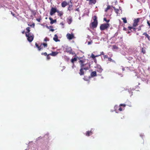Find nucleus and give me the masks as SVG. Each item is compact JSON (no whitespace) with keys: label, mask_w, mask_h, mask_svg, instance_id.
I'll return each mask as SVG.
<instances>
[{"label":"nucleus","mask_w":150,"mask_h":150,"mask_svg":"<svg viewBox=\"0 0 150 150\" xmlns=\"http://www.w3.org/2000/svg\"><path fill=\"white\" fill-rule=\"evenodd\" d=\"M35 45L36 47H37L39 51L41 50L43 48V47H46L47 45L46 43H44L41 44L40 46H39L37 43H36Z\"/></svg>","instance_id":"nucleus-3"},{"label":"nucleus","mask_w":150,"mask_h":150,"mask_svg":"<svg viewBox=\"0 0 150 150\" xmlns=\"http://www.w3.org/2000/svg\"><path fill=\"white\" fill-rule=\"evenodd\" d=\"M53 40L56 42L60 41V40L58 39V37L56 35H55L54 37L53 38Z\"/></svg>","instance_id":"nucleus-13"},{"label":"nucleus","mask_w":150,"mask_h":150,"mask_svg":"<svg viewBox=\"0 0 150 150\" xmlns=\"http://www.w3.org/2000/svg\"><path fill=\"white\" fill-rule=\"evenodd\" d=\"M91 77L97 76L96 73V71H93L92 72L91 74Z\"/></svg>","instance_id":"nucleus-14"},{"label":"nucleus","mask_w":150,"mask_h":150,"mask_svg":"<svg viewBox=\"0 0 150 150\" xmlns=\"http://www.w3.org/2000/svg\"><path fill=\"white\" fill-rule=\"evenodd\" d=\"M113 8L115 9V12L117 14H118V12L120 11V10L118 9H116L115 7H114Z\"/></svg>","instance_id":"nucleus-18"},{"label":"nucleus","mask_w":150,"mask_h":150,"mask_svg":"<svg viewBox=\"0 0 150 150\" xmlns=\"http://www.w3.org/2000/svg\"><path fill=\"white\" fill-rule=\"evenodd\" d=\"M150 38V36H149V38ZM149 40H150V39H149Z\"/></svg>","instance_id":"nucleus-57"},{"label":"nucleus","mask_w":150,"mask_h":150,"mask_svg":"<svg viewBox=\"0 0 150 150\" xmlns=\"http://www.w3.org/2000/svg\"><path fill=\"white\" fill-rule=\"evenodd\" d=\"M128 28H129V30H131L132 29H135V28H134L132 27H129Z\"/></svg>","instance_id":"nucleus-29"},{"label":"nucleus","mask_w":150,"mask_h":150,"mask_svg":"<svg viewBox=\"0 0 150 150\" xmlns=\"http://www.w3.org/2000/svg\"><path fill=\"white\" fill-rule=\"evenodd\" d=\"M101 78H102V79H103V77H101Z\"/></svg>","instance_id":"nucleus-58"},{"label":"nucleus","mask_w":150,"mask_h":150,"mask_svg":"<svg viewBox=\"0 0 150 150\" xmlns=\"http://www.w3.org/2000/svg\"><path fill=\"white\" fill-rule=\"evenodd\" d=\"M97 18L96 16H95L93 17V21H97Z\"/></svg>","instance_id":"nucleus-23"},{"label":"nucleus","mask_w":150,"mask_h":150,"mask_svg":"<svg viewBox=\"0 0 150 150\" xmlns=\"http://www.w3.org/2000/svg\"><path fill=\"white\" fill-rule=\"evenodd\" d=\"M126 105H125V104H120V106H124V107H125V106Z\"/></svg>","instance_id":"nucleus-33"},{"label":"nucleus","mask_w":150,"mask_h":150,"mask_svg":"<svg viewBox=\"0 0 150 150\" xmlns=\"http://www.w3.org/2000/svg\"><path fill=\"white\" fill-rule=\"evenodd\" d=\"M140 136H141V137H142V136H143V135H141H141H140Z\"/></svg>","instance_id":"nucleus-52"},{"label":"nucleus","mask_w":150,"mask_h":150,"mask_svg":"<svg viewBox=\"0 0 150 150\" xmlns=\"http://www.w3.org/2000/svg\"><path fill=\"white\" fill-rule=\"evenodd\" d=\"M49 19L50 21V23L51 24H53L54 23H55L56 22V20H53L51 17H50Z\"/></svg>","instance_id":"nucleus-12"},{"label":"nucleus","mask_w":150,"mask_h":150,"mask_svg":"<svg viewBox=\"0 0 150 150\" xmlns=\"http://www.w3.org/2000/svg\"><path fill=\"white\" fill-rule=\"evenodd\" d=\"M63 69L62 70V71H63V70L65 69V67H63Z\"/></svg>","instance_id":"nucleus-45"},{"label":"nucleus","mask_w":150,"mask_h":150,"mask_svg":"<svg viewBox=\"0 0 150 150\" xmlns=\"http://www.w3.org/2000/svg\"><path fill=\"white\" fill-rule=\"evenodd\" d=\"M122 19L123 20V22L124 23H127V21L126 18H122Z\"/></svg>","instance_id":"nucleus-19"},{"label":"nucleus","mask_w":150,"mask_h":150,"mask_svg":"<svg viewBox=\"0 0 150 150\" xmlns=\"http://www.w3.org/2000/svg\"><path fill=\"white\" fill-rule=\"evenodd\" d=\"M24 32H25V31H23L22 32V33H23V34H24Z\"/></svg>","instance_id":"nucleus-49"},{"label":"nucleus","mask_w":150,"mask_h":150,"mask_svg":"<svg viewBox=\"0 0 150 150\" xmlns=\"http://www.w3.org/2000/svg\"><path fill=\"white\" fill-rule=\"evenodd\" d=\"M30 28L29 27H27L26 28V30L27 32H26L25 34L26 37H27L28 40L29 42H31L33 40L34 36L33 34L30 33Z\"/></svg>","instance_id":"nucleus-2"},{"label":"nucleus","mask_w":150,"mask_h":150,"mask_svg":"<svg viewBox=\"0 0 150 150\" xmlns=\"http://www.w3.org/2000/svg\"><path fill=\"white\" fill-rule=\"evenodd\" d=\"M110 6H108L107 8H106L105 10V11H107L110 8Z\"/></svg>","instance_id":"nucleus-28"},{"label":"nucleus","mask_w":150,"mask_h":150,"mask_svg":"<svg viewBox=\"0 0 150 150\" xmlns=\"http://www.w3.org/2000/svg\"><path fill=\"white\" fill-rule=\"evenodd\" d=\"M104 21H107V20H106V18H104Z\"/></svg>","instance_id":"nucleus-46"},{"label":"nucleus","mask_w":150,"mask_h":150,"mask_svg":"<svg viewBox=\"0 0 150 150\" xmlns=\"http://www.w3.org/2000/svg\"><path fill=\"white\" fill-rule=\"evenodd\" d=\"M104 55V53L103 52H101V54H100V55Z\"/></svg>","instance_id":"nucleus-36"},{"label":"nucleus","mask_w":150,"mask_h":150,"mask_svg":"<svg viewBox=\"0 0 150 150\" xmlns=\"http://www.w3.org/2000/svg\"><path fill=\"white\" fill-rule=\"evenodd\" d=\"M56 12V9L52 8L51 10L50 14L51 15H53Z\"/></svg>","instance_id":"nucleus-9"},{"label":"nucleus","mask_w":150,"mask_h":150,"mask_svg":"<svg viewBox=\"0 0 150 150\" xmlns=\"http://www.w3.org/2000/svg\"><path fill=\"white\" fill-rule=\"evenodd\" d=\"M122 71H124V70H125V68H122Z\"/></svg>","instance_id":"nucleus-48"},{"label":"nucleus","mask_w":150,"mask_h":150,"mask_svg":"<svg viewBox=\"0 0 150 150\" xmlns=\"http://www.w3.org/2000/svg\"><path fill=\"white\" fill-rule=\"evenodd\" d=\"M110 21V20H108L106 21V22H107V23H108Z\"/></svg>","instance_id":"nucleus-47"},{"label":"nucleus","mask_w":150,"mask_h":150,"mask_svg":"<svg viewBox=\"0 0 150 150\" xmlns=\"http://www.w3.org/2000/svg\"><path fill=\"white\" fill-rule=\"evenodd\" d=\"M11 13L13 15V16H14V14H13L12 12H11Z\"/></svg>","instance_id":"nucleus-50"},{"label":"nucleus","mask_w":150,"mask_h":150,"mask_svg":"<svg viewBox=\"0 0 150 150\" xmlns=\"http://www.w3.org/2000/svg\"><path fill=\"white\" fill-rule=\"evenodd\" d=\"M72 21V19L71 18H69L68 19L67 22L69 24H70Z\"/></svg>","instance_id":"nucleus-16"},{"label":"nucleus","mask_w":150,"mask_h":150,"mask_svg":"<svg viewBox=\"0 0 150 150\" xmlns=\"http://www.w3.org/2000/svg\"><path fill=\"white\" fill-rule=\"evenodd\" d=\"M52 27L50 26V28L47 27V28L50 29V30L53 32L54 31V30L52 28Z\"/></svg>","instance_id":"nucleus-22"},{"label":"nucleus","mask_w":150,"mask_h":150,"mask_svg":"<svg viewBox=\"0 0 150 150\" xmlns=\"http://www.w3.org/2000/svg\"><path fill=\"white\" fill-rule=\"evenodd\" d=\"M104 58L105 59V58H108V56L107 55H104Z\"/></svg>","instance_id":"nucleus-32"},{"label":"nucleus","mask_w":150,"mask_h":150,"mask_svg":"<svg viewBox=\"0 0 150 150\" xmlns=\"http://www.w3.org/2000/svg\"><path fill=\"white\" fill-rule=\"evenodd\" d=\"M93 129H92L91 131H87L86 132V135L87 136H89L91 135L92 134V130Z\"/></svg>","instance_id":"nucleus-11"},{"label":"nucleus","mask_w":150,"mask_h":150,"mask_svg":"<svg viewBox=\"0 0 150 150\" xmlns=\"http://www.w3.org/2000/svg\"><path fill=\"white\" fill-rule=\"evenodd\" d=\"M60 11H59L58 10H57L56 9V12H57L58 13H59V12Z\"/></svg>","instance_id":"nucleus-44"},{"label":"nucleus","mask_w":150,"mask_h":150,"mask_svg":"<svg viewBox=\"0 0 150 150\" xmlns=\"http://www.w3.org/2000/svg\"><path fill=\"white\" fill-rule=\"evenodd\" d=\"M50 59V55H49V59Z\"/></svg>","instance_id":"nucleus-53"},{"label":"nucleus","mask_w":150,"mask_h":150,"mask_svg":"<svg viewBox=\"0 0 150 150\" xmlns=\"http://www.w3.org/2000/svg\"><path fill=\"white\" fill-rule=\"evenodd\" d=\"M139 19L138 18L137 19H135L134 20V23L133 24V26L135 27L138 25V23L139 21Z\"/></svg>","instance_id":"nucleus-7"},{"label":"nucleus","mask_w":150,"mask_h":150,"mask_svg":"<svg viewBox=\"0 0 150 150\" xmlns=\"http://www.w3.org/2000/svg\"><path fill=\"white\" fill-rule=\"evenodd\" d=\"M147 23L148 24V25L150 26V23H149L148 21H147Z\"/></svg>","instance_id":"nucleus-38"},{"label":"nucleus","mask_w":150,"mask_h":150,"mask_svg":"<svg viewBox=\"0 0 150 150\" xmlns=\"http://www.w3.org/2000/svg\"><path fill=\"white\" fill-rule=\"evenodd\" d=\"M86 60H80L79 62L81 65V68L79 74L80 75H82L84 74L83 70H86L90 68L89 64L88 63H85Z\"/></svg>","instance_id":"nucleus-1"},{"label":"nucleus","mask_w":150,"mask_h":150,"mask_svg":"<svg viewBox=\"0 0 150 150\" xmlns=\"http://www.w3.org/2000/svg\"><path fill=\"white\" fill-rule=\"evenodd\" d=\"M58 54V52H52L51 53L47 54V59H49V55H51L54 57L56 56Z\"/></svg>","instance_id":"nucleus-6"},{"label":"nucleus","mask_w":150,"mask_h":150,"mask_svg":"<svg viewBox=\"0 0 150 150\" xmlns=\"http://www.w3.org/2000/svg\"><path fill=\"white\" fill-rule=\"evenodd\" d=\"M70 8H71V6H69V7L68 8V10H70Z\"/></svg>","instance_id":"nucleus-41"},{"label":"nucleus","mask_w":150,"mask_h":150,"mask_svg":"<svg viewBox=\"0 0 150 150\" xmlns=\"http://www.w3.org/2000/svg\"><path fill=\"white\" fill-rule=\"evenodd\" d=\"M76 11H79V8H77L76 10Z\"/></svg>","instance_id":"nucleus-43"},{"label":"nucleus","mask_w":150,"mask_h":150,"mask_svg":"<svg viewBox=\"0 0 150 150\" xmlns=\"http://www.w3.org/2000/svg\"><path fill=\"white\" fill-rule=\"evenodd\" d=\"M98 24L97 21H93L91 23V25L93 28H96L97 27Z\"/></svg>","instance_id":"nucleus-10"},{"label":"nucleus","mask_w":150,"mask_h":150,"mask_svg":"<svg viewBox=\"0 0 150 150\" xmlns=\"http://www.w3.org/2000/svg\"><path fill=\"white\" fill-rule=\"evenodd\" d=\"M63 14V12L62 11H60L59 12L58 15L59 16H61Z\"/></svg>","instance_id":"nucleus-24"},{"label":"nucleus","mask_w":150,"mask_h":150,"mask_svg":"<svg viewBox=\"0 0 150 150\" xmlns=\"http://www.w3.org/2000/svg\"><path fill=\"white\" fill-rule=\"evenodd\" d=\"M108 60L109 61H110V62H115V61L114 60H113V59H112L111 58H108Z\"/></svg>","instance_id":"nucleus-26"},{"label":"nucleus","mask_w":150,"mask_h":150,"mask_svg":"<svg viewBox=\"0 0 150 150\" xmlns=\"http://www.w3.org/2000/svg\"><path fill=\"white\" fill-rule=\"evenodd\" d=\"M124 30H125V28H124Z\"/></svg>","instance_id":"nucleus-56"},{"label":"nucleus","mask_w":150,"mask_h":150,"mask_svg":"<svg viewBox=\"0 0 150 150\" xmlns=\"http://www.w3.org/2000/svg\"><path fill=\"white\" fill-rule=\"evenodd\" d=\"M34 25H35L34 24H33V25L32 26H33V27H34Z\"/></svg>","instance_id":"nucleus-51"},{"label":"nucleus","mask_w":150,"mask_h":150,"mask_svg":"<svg viewBox=\"0 0 150 150\" xmlns=\"http://www.w3.org/2000/svg\"><path fill=\"white\" fill-rule=\"evenodd\" d=\"M117 105H115L114 107L115 110V112L116 113H117V111H116V110L117 109Z\"/></svg>","instance_id":"nucleus-27"},{"label":"nucleus","mask_w":150,"mask_h":150,"mask_svg":"<svg viewBox=\"0 0 150 150\" xmlns=\"http://www.w3.org/2000/svg\"><path fill=\"white\" fill-rule=\"evenodd\" d=\"M45 41H46L47 40V38L46 37L44 40Z\"/></svg>","instance_id":"nucleus-39"},{"label":"nucleus","mask_w":150,"mask_h":150,"mask_svg":"<svg viewBox=\"0 0 150 150\" xmlns=\"http://www.w3.org/2000/svg\"><path fill=\"white\" fill-rule=\"evenodd\" d=\"M37 21H38V22H40V21L41 19L40 18H37L36 19Z\"/></svg>","instance_id":"nucleus-34"},{"label":"nucleus","mask_w":150,"mask_h":150,"mask_svg":"<svg viewBox=\"0 0 150 150\" xmlns=\"http://www.w3.org/2000/svg\"><path fill=\"white\" fill-rule=\"evenodd\" d=\"M122 108L121 107H120L119 109V110L120 111H122Z\"/></svg>","instance_id":"nucleus-35"},{"label":"nucleus","mask_w":150,"mask_h":150,"mask_svg":"<svg viewBox=\"0 0 150 150\" xmlns=\"http://www.w3.org/2000/svg\"><path fill=\"white\" fill-rule=\"evenodd\" d=\"M76 57H74V58L71 59V62L72 63H73L75 61H76Z\"/></svg>","instance_id":"nucleus-21"},{"label":"nucleus","mask_w":150,"mask_h":150,"mask_svg":"<svg viewBox=\"0 0 150 150\" xmlns=\"http://www.w3.org/2000/svg\"><path fill=\"white\" fill-rule=\"evenodd\" d=\"M109 27V25L108 23L103 24L101 25L100 28L101 30H104Z\"/></svg>","instance_id":"nucleus-4"},{"label":"nucleus","mask_w":150,"mask_h":150,"mask_svg":"<svg viewBox=\"0 0 150 150\" xmlns=\"http://www.w3.org/2000/svg\"><path fill=\"white\" fill-rule=\"evenodd\" d=\"M141 26H139V29H138V30H141Z\"/></svg>","instance_id":"nucleus-42"},{"label":"nucleus","mask_w":150,"mask_h":150,"mask_svg":"<svg viewBox=\"0 0 150 150\" xmlns=\"http://www.w3.org/2000/svg\"><path fill=\"white\" fill-rule=\"evenodd\" d=\"M45 18L46 19H47V17H46Z\"/></svg>","instance_id":"nucleus-55"},{"label":"nucleus","mask_w":150,"mask_h":150,"mask_svg":"<svg viewBox=\"0 0 150 150\" xmlns=\"http://www.w3.org/2000/svg\"><path fill=\"white\" fill-rule=\"evenodd\" d=\"M92 42H93L92 41H91L90 42H88V45H90L92 43Z\"/></svg>","instance_id":"nucleus-30"},{"label":"nucleus","mask_w":150,"mask_h":150,"mask_svg":"<svg viewBox=\"0 0 150 150\" xmlns=\"http://www.w3.org/2000/svg\"><path fill=\"white\" fill-rule=\"evenodd\" d=\"M100 56V55H96V56H95L93 54H92L91 55V57L93 58V59H94L96 57H97L98 56Z\"/></svg>","instance_id":"nucleus-20"},{"label":"nucleus","mask_w":150,"mask_h":150,"mask_svg":"<svg viewBox=\"0 0 150 150\" xmlns=\"http://www.w3.org/2000/svg\"><path fill=\"white\" fill-rule=\"evenodd\" d=\"M42 55H44L45 56H46L47 55V53L46 52L44 53H42Z\"/></svg>","instance_id":"nucleus-31"},{"label":"nucleus","mask_w":150,"mask_h":150,"mask_svg":"<svg viewBox=\"0 0 150 150\" xmlns=\"http://www.w3.org/2000/svg\"><path fill=\"white\" fill-rule=\"evenodd\" d=\"M97 71L100 73H101L103 71V69H102L101 66L99 65H97L96 67Z\"/></svg>","instance_id":"nucleus-8"},{"label":"nucleus","mask_w":150,"mask_h":150,"mask_svg":"<svg viewBox=\"0 0 150 150\" xmlns=\"http://www.w3.org/2000/svg\"><path fill=\"white\" fill-rule=\"evenodd\" d=\"M130 33V32L129 31H128V32H127V33Z\"/></svg>","instance_id":"nucleus-54"},{"label":"nucleus","mask_w":150,"mask_h":150,"mask_svg":"<svg viewBox=\"0 0 150 150\" xmlns=\"http://www.w3.org/2000/svg\"><path fill=\"white\" fill-rule=\"evenodd\" d=\"M143 35H145L149 40V36L146 32L144 33H143Z\"/></svg>","instance_id":"nucleus-17"},{"label":"nucleus","mask_w":150,"mask_h":150,"mask_svg":"<svg viewBox=\"0 0 150 150\" xmlns=\"http://www.w3.org/2000/svg\"><path fill=\"white\" fill-rule=\"evenodd\" d=\"M66 36L67 38L69 40H70L74 38V35L73 34H70L68 33L67 34Z\"/></svg>","instance_id":"nucleus-5"},{"label":"nucleus","mask_w":150,"mask_h":150,"mask_svg":"<svg viewBox=\"0 0 150 150\" xmlns=\"http://www.w3.org/2000/svg\"><path fill=\"white\" fill-rule=\"evenodd\" d=\"M142 52L144 53H145V50H142Z\"/></svg>","instance_id":"nucleus-40"},{"label":"nucleus","mask_w":150,"mask_h":150,"mask_svg":"<svg viewBox=\"0 0 150 150\" xmlns=\"http://www.w3.org/2000/svg\"><path fill=\"white\" fill-rule=\"evenodd\" d=\"M83 79H84V80H85V81H88V79L87 78H85V77H84L83 78Z\"/></svg>","instance_id":"nucleus-37"},{"label":"nucleus","mask_w":150,"mask_h":150,"mask_svg":"<svg viewBox=\"0 0 150 150\" xmlns=\"http://www.w3.org/2000/svg\"><path fill=\"white\" fill-rule=\"evenodd\" d=\"M67 3L66 2L64 1L62 3V6L63 7H65L67 5Z\"/></svg>","instance_id":"nucleus-15"},{"label":"nucleus","mask_w":150,"mask_h":150,"mask_svg":"<svg viewBox=\"0 0 150 150\" xmlns=\"http://www.w3.org/2000/svg\"><path fill=\"white\" fill-rule=\"evenodd\" d=\"M25 150H35L34 149V148H28L26 149Z\"/></svg>","instance_id":"nucleus-25"}]
</instances>
